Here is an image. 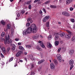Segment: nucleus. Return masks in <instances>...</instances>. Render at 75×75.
Wrapping results in <instances>:
<instances>
[{
  "label": "nucleus",
  "mask_w": 75,
  "mask_h": 75,
  "mask_svg": "<svg viewBox=\"0 0 75 75\" xmlns=\"http://www.w3.org/2000/svg\"><path fill=\"white\" fill-rule=\"evenodd\" d=\"M31 20V18H29L27 20V21L29 22V21H30Z\"/></svg>",
  "instance_id": "obj_46"
},
{
  "label": "nucleus",
  "mask_w": 75,
  "mask_h": 75,
  "mask_svg": "<svg viewBox=\"0 0 75 75\" xmlns=\"http://www.w3.org/2000/svg\"><path fill=\"white\" fill-rule=\"evenodd\" d=\"M19 62H23V61L22 60L19 59Z\"/></svg>",
  "instance_id": "obj_57"
},
{
  "label": "nucleus",
  "mask_w": 75,
  "mask_h": 75,
  "mask_svg": "<svg viewBox=\"0 0 75 75\" xmlns=\"http://www.w3.org/2000/svg\"><path fill=\"white\" fill-rule=\"evenodd\" d=\"M13 59V57H11L10 59H9V61L10 62L11 61H12Z\"/></svg>",
  "instance_id": "obj_42"
},
{
  "label": "nucleus",
  "mask_w": 75,
  "mask_h": 75,
  "mask_svg": "<svg viewBox=\"0 0 75 75\" xmlns=\"http://www.w3.org/2000/svg\"><path fill=\"white\" fill-rule=\"evenodd\" d=\"M1 24L4 26H5L6 25V23L4 22V20H2L1 21H0V25H1Z\"/></svg>",
  "instance_id": "obj_10"
},
{
  "label": "nucleus",
  "mask_w": 75,
  "mask_h": 75,
  "mask_svg": "<svg viewBox=\"0 0 75 75\" xmlns=\"http://www.w3.org/2000/svg\"><path fill=\"white\" fill-rule=\"evenodd\" d=\"M49 23H49V22H48L47 23L46 26L47 27L49 28V27H50V25H49Z\"/></svg>",
  "instance_id": "obj_31"
},
{
  "label": "nucleus",
  "mask_w": 75,
  "mask_h": 75,
  "mask_svg": "<svg viewBox=\"0 0 75 75\" xmlns=\"http://www.w3.org/2000/svg\"><path fill=\"white\" fill-rule=\"evenodd\" d=\"M12 45L13 46L11 50H14L15 49V45L13 44H12Z\"/></svg>",
  "instance_id": "obj_16"
},
{
  "label": "nucleus",
  "mask_w": 75,
  "mask_h": 75,
  "mask_svg": "<svg viewBox=\"0 0 75 75\" xmlns=\"http://www.w3.org/2000/svg\"><path fill=\"white\" fill-rule=\"evenodd\" d=\"M50 68L52 69H53L55 68V65L54 64L52 63L50 64Z\"/></svg>",
  "instance_id": "obj_11"
},
{
  "label": "nucleus",
  "mask_w": 75,
  "mask_h": 75,
  "mask_svg": "<svg viewBox=\"0 0 75 75\" xmlns=\"http://www.w3.org/2000/svg\"><path fill=\"white\" fill-rule=\"evenodd\" d=\"M35 36H36V37L37 38L39 37V34L37 33V34H36V35H35Z\"/></svg>",
  "instance_id": "obj_29"
},
{
  "label": "nucleus",
  "mask_w": 75,
  "mask_h": 75,
  "mask_svg": "<svg viewBox=\"0 0 75 75\" xmlns=\"http://www.w3.org/2000/svg\"><path fill=\"white\" fill-rule=\"evenodd\" d=\"M59 42L58 41H56L55 42V46H58L59 45Z\"/></svg>",
  "instance_id": "obj_24"
},
{
  "label": "nucleus",
  "mask_w": 75,
  "mask_h": 75,
  "mask_svg": "<svg viewBox=\"0 0 75 75\" xmlns=\"http://www.w3.org/2000/svg\"><path fill=\"white\" fill-rule=\"evenodd\" d=\"M40 38H43V36L41 35H40Z\"/></svg>",
  "instance_id": "obj_52"
},
{
  "label": "nucleus",
  "mask_w": 75,
  "mask_h": 75,
  "mask_svg": "<svg viewBox=\"0 0 75 75\" xmlns=\"http://www.w3.org/2000/svg\"><path fill=\"white\" fill-rule=\"evenodd\" d=\"M66 31L67 32H68V33H69L68 34L66 35L65 37L66 38H67L68 39H69L71 38V34H72V33L71 31L68 30H66Z\"/></svg>",
  "instance_id": "obj_3"
},
{
  "label": "nucleus",
  "mask_w": 75,
  "mask_h": 75,
  "mask_svg": "<svg viewBox=\"0 0 75 75\" xmlns=\"http://www.w3.org/2000/svg\"><path fill=\"white\" fill-rule=\"evenodd\" d=\"M57 59H58L59 62H61L62 61V58L60 54H57Z\"/></svg>",
  "instance_id": "obj_4"
},
{
  "label": "nucleus",
  "mask_w": 75,
  "mask_h": 75,
  "mask_svg": "<svg viewBox=\"0 0 75 75\" xmlns=\"http://www.w3.org/2000/svg\"><path fill=\"white\" fill-rule=\"evenodd\" d=\"M40 1V0H35L34 1V3H36L38 1Z\"/></svg>",
  "instance_id": "obj_41"
},
{
  "label": "nucleus",
  "mask_w": 75,
  "mask_h": 75,
  "mask_svg": "<svg viewBox=\"0 0 75 75\" xmlns=\"http://www.w3.org/2000/svg\"><path fill=\"white\" fill-rule=\"evenodd\" d=\"M0 55L1 56V57L2 58H3L4 57V55L3 54H2L1 53Z\"/></svg>",
  "instance_id": "obj_45"
},
{
  "label": "nucleus",
  "mask_w": 75,
  "mask_h": 75,
  "mask_svg": "<svg viewBox=\"0 0 75 75\" xmlns=\"http://www.w3.org/2000/svg\"><path fill=\"white\" fill-rule=\"evenodd\" d=\"M48 38L49 39H50L52 38V36L51 35H50L48 37Z\"/></svg>",
  "instance_id": "obj_47"
},
{
  "label": "nucleus",
  "mask_w": 75,
  "mask_h": 75,
  "mask_svg": "<svg viewBox=\"0 0 75 75\" xmlns=\"http://www.w3.org/2000/svg\"><path fill=\"white\" fill-rule=\"evenodd\" d=\"M74 63V62L72 60H70V61H69V64H70V65H73Z\"/></svg>",
  "instance_id": "obj_12"
},
{
  "label": "nucleus",
  "mask_w": 75,
  "mask_h": 75,
  "mask_svg": "<svg viewBox=\"0 0 75 75\" xmlns=\"http://www.w3.org/2000/svg\"><path fill=\"white\" fill-rule=\"evenodd\" d=\"M16 62L17 63H19V62L18 61H16Z\"/></svg>",
  "instance_id": "obj_63"
},
{
  "label": "nucleus",
  "mask_w": 75,
  "mask_h": 75,
  "mask_svg": "<svg viewBox=\"0 0 75 75\" xmlns=\"http://www.w3.org/2000/svg\"><path fill=\"white\" fill-rule=\"evenodd\" d=\"M30 59L31 60H34V59L33 58V56H32L31 57H30Z\"/></svg>",
  "instance_id": "obj_50"
},
{
  "label": "nucleus",
  "mask_w": 75,
  "mask_h": 75,
  "mask_svg": "<svg viewBox=\"0 0 75 75\" xmlns=\"http://www.w3.org/2000/svg\"><path fill=\"white\" fill-rule=\"evenodd\" d=\"M30 25V23H26V27H28Z\"/></svg>",
  "instance_id": "obj_33"
},
{
  "label": "nucleus",
  "mask_w": 75,
  "mask_h": 75,
  "mask_svg": "<svg viewBox=\"0 0 75 75\" xmlns=\"http://www.w3.org/2000/svg\"><path fill=\"white\" fill-rule=\"evenodd\" d=\"M50 18V16H47L45 17V18L43 19V21L44 22H45L48 19Z\"/></svg>",
  "instance_id": "obj_9"
},
{
  "label": "nucleus",
  "mask_w": 75,
  "mask_h": 75,
  "mask_svg": "<svg viewBox=\"0 0 75 75\" xmlns=\"http://www.w3.org/2000/svg\"><path fill=\"white\" fill-rule=\"evenodd\" d=\"M4 35H5V33L4 32H3L1 34V36L2 37H3L4 36Z\"/></svg>",
  "instance_id": "obj_26"
},
{
  "label": "nucleus",
  "mask_w": 75,
  "mask_h": 75,
  "mask_svg": "<svg viewBox=\"0 0 75 75\" xmlns=\"http://www.w3.org/2000/svg\"><path fill=\"white\" fill-rule=\"evenodd\" d=\"M18 45H21V43L19 42L18 43Z\"/></svg>",
  "instance_id": "obj_60"
},
{
  "label": "nucleus",
  "mask_w": 75,
  "mask_h": 75,
  "mask_svg": "<svg viewBox=\"0 0 75 75\" xmlns=\"http://www.w3.org/2000/svg\"><path fill=\"white\" fill-rule=\"evenodd\" d=\"M10 43H11V42H12V41L11 40H10Z\"/></svg>",
  "instance_id": "obj_59"
},
{
  "label": "nucleus",
  "mask_w": 75,
  "mask_h": 75,
  "mask_svg": "<svg viewBox=\"0 0 75 75\" xmlns=\"http://www.w3.org/2000/svg\"><path fill=\"white\" fill-rule=\"evenodd\" d=\"M21 51H19L18 52L16 55V56L17 57H18L21 55Z\"/></svg>",
  "instance_id": "obj_18"
},
{
  "label": "nucleus",
  "mask_w": 75,
  "mask_h": 75,
  "mask_svg": "<svg viewBox=\"0 0 75 75\" xmlns=\"http://www.w3.org/2000/svg\"><path fill=\"white\" fill-rule=\"evenodd\" d=\"M62 13L63 15L65 16H70L69 14L67 12H62Z\"/></svg>",
  "instance_id": "obj_6"
},
{
  "label": "nucleus",
  "mask_w": 75,
  "mask_h": 75,
  "mask_svg": "<svg viewBox=\"0 0 75 75\" xmlns=\"http://www.w3.org/2000/svg\"><path fill=\"white\" fill-rule=\"evenodd\" d=\"M73 0H67L66 1V4H69L70 3H71L72 2Z\"/></svg>",
  "instance_id": "obj_14"
},
{
  "label": "nucleus",
  "mask_w": 75,
  "mask_h": 75,
  "mask_svg": "<svg viewBox=\"0 0 75 75\" xmlns=\"http://www.w3.org/2000/svg\"><path fill=\"white\" fill-rule=\"evenodd\" d=\"M25 54L27 55V53L26 52H24Z\"/></svg>",
  "instance_id": "obj_58"
},
{
  "label": "nucleus",
  "mask_w": 75,
  "mask_h": 75,
  "mask_svg": "<svg viewBox=\"0 0 75 75\" xmlns=\"http://www.w3.org/2000/svg\"><path fill=\"white\" fill-rule=\"evenodd\" d=\"M31 45H27L26 46V48H28L30 49L31 48Z\"/></svg>",
  "instance_id": "obj_27"
},
{
  "label": "nucleus",
  "mask_w": 75,
  "mask_h": 75,
  "mask_svg": "<svg viewBox=\"0 0 75 75\" xmlns=\"http://www.w3.org/2000/svg\"><path fill=\"white\" fill-rule=\"evenodd\" d=\"M70 66H70V70H71L73 68L74 66L73 65H71Z\"/></svg>",
  "instance_id": "obj_36"
},
{
  "label": "nucleus",
  "mask_w": 75,
  "mask_h": 75,
  "mask_svg": "<svg viewBox=\"0 0 75 75\" xmlns=\"http://www.w3.org/2000/svg\"><path fill=\"white\" fill-rule=\"evenodd\" d=\"M74 10V8H73L71 7L70 8V10L71 11H72L73 10Z\"/></svg>",
  "instance_id": "obj_38"
},
{
  "label": "nucleus",
  "mask_w": 75,
  "mask_h": 75,
  "mask_svg": "<svg viewBox=\"0 0 75 75\" xmlns=\"http://www.w3.org/2000/svg\"><path fill=\"white\" fill-rule=\"evenodd\" d=\"M34 67V65L33 64H32L31 66V68H30V69H33Z\"/></svg>",
  "instance_id": "obj_43"
},
{
  "label": "nucleus",
  "mask_w": 75,
  "mask_h": 75,
  "mask_svg": "<svg viewBox=\"0 0 75 75\" xmlns=\"http://www.w3.org/2000/svg\"><path fill=\"white\" fill-rule=\"evenodd\" d=\"M71 41L75 42V36H74L71 38Z\"/></svg>",
  "instance_id": "obj_23"
},
{
  "label": "nucleus",
  "mask_w": 75,
  "mask_h": 75,
  "mask_svg": "<svg viewBox=\"0 0 75 75\" xmlns=\"http://www.w3.org/2000/svg\"><path fill=\"white\" fill-rule=\"evenodd\" d=\"M55 40H57L59 38V33H56L55 34Z\"/></svg>",
  "instance_id": "obj_7"
},
{
  "label": "nucleus",
  "mask_w": 75,
  "mask_h": 75,
  "mask_svg": "<svg viewBox=\"0 0 75 75\" xmlns=\"http://www.w3.org/2000/svg\"><path fill=\"white\" fill-rule=\"evenodd\" d=\"M42 10H43V11H44L45 13H46V11L45 9L44 8H43Z\"/></svg>",
  "instance_id": "obj_49"
},
{
  "label": "nucleus",
  "mask_w": 75,
  "mask_h": 75,
  "mask_svg": "<svg viewBox=\"0 0 75 75\" xmlns=\"http://www.w3.org/2000/svg\"><path fill=\"white\" fill-rule=\"evenodd\" d=\"M25 12V11H21V13L22 14H23Z\"/></svg>",
  "instance_id": "obj_44"
},
{
  "label": "nucleus",
  "mask_w": 75,
  "mask_h": 75,
  "mask_svg": "<svg viewBox=\"0 0 75 75\" xmlns=\"http://www.w3.org/2000/svg\"><path fill=\"white\" fill-rule=\"evenodd\" d=\"M0 48L2 51H3L4 53L6 52V49L4 47H3L2 46L0 45Z\"/></svg>",
  "instance_id": "obj_8"
},
{
  "label": "nucleus",
  "mask_w": 75,
  "mask_h": 75,
  "mask_svg": "<svg viewBox=\"0 0 75 75\" xmlns=\"http://www.w3.org/2000/svg\"><path fill=\"white\" fill-rule=\"evenodd\" d=\"M54 63L55 64H56L57 63V61L56 60H54Z\"/></svg>",
  "instance_id": "obj_51"
},
{
  "label": "nucleus",
  "mask_w": 75,
  "mask_h": 75,
  "mask_svg": "<svg viewBox=\"0 0 75 75\" xmlns=\"http://www.w3.org/2000/svg\"><path fill=\"white\" fill-rule=\"evenodd\" d=\"M20 16V13H18L17 14L18 17H19Z\"/></svg>",
  "instance_id": "obj_54"
},
{
  "label": "nucleus",
  "mask_w": 75,
  "mask_h": 75,
  "mask_svg": "<svg viewBox=\"0 0 75 75\" xmlns=\"http://www.w3.org/2000/svg\"><path fill=\"white\" fill-rule=\"evenodd\" d=\"M32 38L33 39H37V38H36V37L35 36V35L33 36Z\"/></svg>",
  "instance_id": "obj_34"
},
{
  "label": "nucleus",
  "mask_w": 75,
  "mask_h": 75,
  "mask_svg": "<svg viewBox=\"0 0 75 75\" xmlns=\"http://www.w3.org/2000/svg\"><path fill=\"white\" fill-rule=\"evenodd\" d=\"M37 49L40 51H41L42 50V49L40 47H39L38 46L36 47Z\"/></svg>",
  "instance_id": "obj_22"
},
{
  "label": "nucleus",
  "mask_w": 75,
  "mask_h": 75,
  "mask_svg": "<svg viewBox=\"0 0 75 75\" xmlns=\"http://www.w3.org/2000/svg\"><path fill=\"white\" fill-rule=\"evenodd\" d=\"M50 3V1H46V2H45V4H49Z\"/></svg>",
  "instance_id": "obj_32"
},
{
  "label": "nucleus",
  "mask_w": 75,
  "mask_h": 75,
  "mask_svg": "<svg viewBox=\"0 0 75 75\" xmlns=\"http://www.w3.org/2000/svg\"><path fill=\"white\" fill-rule=\"evenodd\" d=\"M10 50V47H8L7 48V50H6V52L8 53V54H9V51Z\"/></svg>",
  "instance_id": "obj_25"
},
{
  "label": "nucleus",
  "mask_w": 75,
  "mask_h": 75,
  "mask_svg": "<svg viewBox=\"0 0 75 75\" xmlns=\"http://www.w3.org/2000/svg\"><path fill=\"white\" fill-rule=\"evenodd\" d=\"M35 74V73L33 72H32L30 74L31 75H34Z\"/></svg>",
  "instance_id": "obj_48"
},
{
  "label": "nucleus",
  "mask_w": 75,
  "mask_h": 75,
  "mask_svg": "<svg viewBox=\"0 0 75 75\" xmlns=\"http://www.w3.org/2000/svg\"><path fill=\"white\" fill-rule=\"evenodd\" d=\"M36 25L34 24H31L30 28H28V29L25 30H24L23 32V34L24 35H27L28 34H30L31 33H35L37 31Z\"/></svg>",
  "instance_id": "obj_1"
},
{
  "label": "nucleus",
  "mask_w": 75,
  "mask_h": 75,
  "mask_svg": "<svg viewBox=\"0 0 75 75\" xmlns=\"http://www.w3.org/2000/svg\"><path fill=\"white\" fill-rule=\"evenodd\" d=\"M45 61V60L44 59L42 60H40L38 62V64H41L42 63H43Z\"/></svg>",
  "instance_id": "obj_15"
},
{
  "label": "nucleus",
  "mask_w": 75,
  "mask_h": 75,
  "mask_svg": "<svg viewBox=\"0 0 75 75\" xmlns=\"http://www.w3.org/2000/svg\"><path fill=\"white\" fill-rule=\"evenodd\" d=\"M61 48H59L58 50V52H59L61 50Z\"/></svg>",
  "instance_id": "obj_56"
},
{
  "label": "nucleus",
  "mask_w": 75,
  "mask_h": 75,
  "mask_svg": "<svg viewBox=\"0 0 75 75\" xmlns=\"http://www.w3.org/2000/svg\"><path fill=\"white\" fill-rule=\"evenodd\" d=\"M31 2V1H29L26 2V4H29Z\"/></svg>",
  "instance_id": "obj_37"
},
{
  "label": "nucleus",
  "mask_w": 75,
  "mask_h": 75,
  "mask_svg": "<svg viewBox=\"0 0 75 75\" xmlns=\"http://www.w3.org/2000/svg\"><path fill=\"white\" fill-rule=\"evenodd\" d=\"M42 11L40 10L39 11V13L40 14H42Z\"/></svg>",
  "instance_id": "obj_53"
},
{
  "label": "nucleus",
  "mask_w": 75,
  "mask_h": 75,
  "mask_svg": "<svg viewBox=\"0 0 75 75\" xmlns=\"http://www.w3.org/2000/svg\"><path fill=\"white\" fill-rule=\"evenodd\" d=\"M0 40L2 42H4V39L3 38H0Z\"/></svg>",
  "instance_id": "obj_30"
},
{
  "label": "nucleus",
  "mask_w": 75,
  "mask_h": 75,
  "mask_svg": "<svg viewBox=\"0 0 75 75\" xmlns=\"http://www.w3.org/2000/svg\"><path fill=\"white\" fill-rule=\"evenodd\" d=\"M50 7L52 8H56V6L51 5H50Z\"/></svg>",
  "instance_id": "obj_28"
},
{
  "label": "nucleus",
  "mask_w": 75,
  "mask_h": 75,
  "mask_svg": "<svg viewBox=\"0 0 75 75\" xmlns=\"http://www.w3.org/2000/svg\"><path fill=\"white\" fill-rule=\"evenodd\" d=\"M38 43H39V45L41 46L43 48H45V46L44 45V44L40 40L38 41Z\"/></svg>",
  "instance_id": "obj_5"
},
{
  "label": "nucleus",
  "mask_w": 75,
  "mask_h": 75,
  "mask_svg": "<svg viewBox=\"0 0 75 75\" xmlns=\"http://www.w3.org/2000/svg\"><path fill=\"white\" fill-rule=\"evenodd\" d=\"M24 59L25 61H26L27 62V59L26 58H25Z\"/></svg>",
  "instance_id": "obj_62"
},
{
  "label": "nucleus",
  "mask_w": 75,
  "mask_h": 75,
  "mask_svg": "<svg viewBox=\"0 0 75 75\" xmlns=\"http://www.w3.org/2000/svg\"><path fill=\"white\" fill-rule=\"evenodd\" d=\"M73 28H74V29H75V25H74V26H73Z\"/></svg>",
  "instance_id": "obj_64"
},
{
  "label": "nucleus",
  "mask_w": 75,
  "mask_h": 75,
  "mask_svg": "<svg viewBox=\"0 0 75 75\" xmlns=\"http://www.w3.org/2000/svg\"><path fill=\"white\" fill-rule=\"evenodd\" d=\"M58 23H59V24H62V23H61V22H58Z\"/></svg>",
  "instance_id": "obj_61"
},
{
  "label": "nucleus",
  "mask_w": 75,
  "mask_h": 75,
  "mask_svg": "<svg viewBox=\"0 0 75 75\" xmlns=\"http://www.w3.org/2000/svg\"><path fill=\"white\" fill-rule=\"evenodd\" d=\"M65 35V33L64 32H62L60 34V35L61 37H63Z\"/></svg>",
  "instance_id": "obj_20"
},
{
  "label": "nucleus",
  "mask_w": 75,
  "mask_h": 75,
  "mask_svg": "<svg viewBox=\"0 0 75 75\" xmlns=\"http://www.w3.org/2000/svg\"><path fill=\"white\" fill-rule=\"evenodd\" d=\"M71 21L72 22V23H74L75 22L74 19L73 18L71 19Z\"/></svg>",
  "instance_id": "obj_35"
},
{
  "label": "nucleus",
  "mask_w": 75,
  "mask_h": 75,
  "mask_svg": "<svg viewBox=\"0 0 75 75\" xmlns=\"http://www.w3.org/2000/svg\"><path fill=\"white\" fill-rule=\"evenodd\" d=\"M11 28V25L9 24H8L7 25V28L9 29Z\"/></svg>",
  "instance_id": "obj_19"
},
{
  "label": "nucleus",
  "mask_w": 75,
  "mask_h": 75,
  "mask_svg": "<svg viewBox=\"0 0 75 75\" xmlns=\"http://www.w3.org/2000/svg\"><path fill=\"white\" fill-rule=\"evenodd\" d=\"M19 49L22 50H24V48L21 46H20L19 47Z\"/></svg>",
  "instance_id": "obj_21"
},
{
  "label": "nucleus",
  "mask_w": 75,
  "mask_h": 75,
  "mask_svg": "<svg viewBox=\"0 0 75 75\" xmlns=\"http://www.w3.org/2000/svg\"><path fill=\"white\" fill-rule=\"evenodd\" d=\"M11 34H13V33L14 32L13 29L12 28L11 29Z\"/></svg>",
  "instance_id": "obj_40"
},
{
  "label": "nucleus",
  "mask_w": 75,
  "mask_h": 75,
  "mask_svg": "<svg viewBox=\"0 0 75 75\" xmlns=\"http://www.w3.org/2000/svg\"><path fill=\"white\" fill-rule=\"evenodd\" d=\"M47 47L49 48H51L52 47V45L51 44V43H50V42H47Z\"/></svg>",
  "instance_id": "obj_13"
},
{
  "label": "nucleus",
  "mask_w": 75,
  "mask_h": 75,
  "mask_svg": "<svg viewBox=\"0 0 75 75\" xmlns=\"http://www.w3.org/2000/svg\"><path fill=\"white\" fill-rule=\"evenodd\" d=\"M31 7H32L31 5L30 4L29 5V7H28L29 9H31Z\"/></svg>",
  "instance_id": "obj_39"
},
{
  "label": "nucleus",
  "mask_w": 75,
  "mask_h": 75,
  "mask_svg": "<svg viewBox=\"0 0 75 75\" xmlns=\"http://www.w3.org/2000/svg\"><path fill=\"white\" fill-rule=\"evenodd\" d=\"M10 36L8 35V36H6L5 37V40L4 41V43L5 45H6L7 43L9 44L10 42L9 41V39H10Z\"/></svg>",
  "instance_id": "obj_2"
},
{
  "label": "nucleus",
  "mask_w": 75,
  "mask_h": 75,
  "mask_svg": "<svg viewBox=\"0 0 75 75\" xmlns=\"http://www.w3.org/2000/svg\"><path fill=\"white\" fill-rule=\"evenodd\" d=\"M74 50H71L70 51H69V53L70 54H72L74 53Z\"/></svg>",
  "instance_id": "obj_17"
},
{
  "label": "nucleus",
  "mask_w": 75,
  "mask_h": 75,
  "mask_svg": "<svg viewBox=\"0 0 75 75\" xmlns=\"http://www.w3.org/2000/svg\"><path fill=\"white\" fill-rule=\"evenodd\" d=\"M19 38H16L15 39V40L16 41H19Z\"/></svg>",
  "instance_id": "obj_55"
}]
</instances>
